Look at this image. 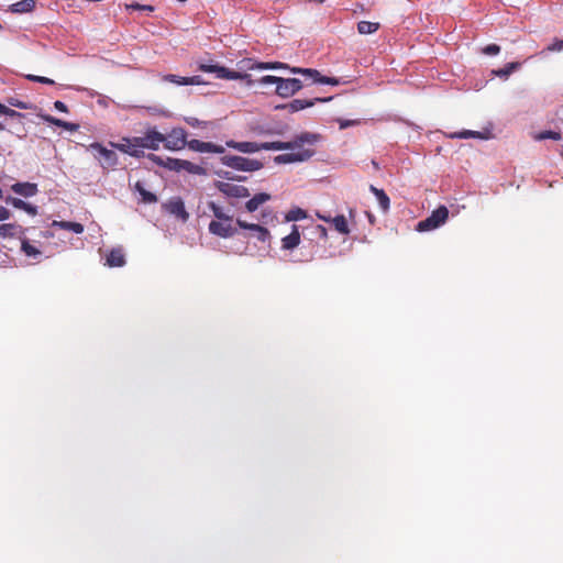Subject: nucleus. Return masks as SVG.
<instances>
[{"label":"nucleus","mask_w":563,"mask_h":563,"mask_svg":"<svg viewBox=\"0 0 563 563\" xmlns=\"http://www.w3.org/2000/svg\"><path fill=\"white\" fill-rule=\"evenodd\" d=\"M321 140V135L313 132H301L297 134L292 141L282 142H236L228 141L227 146L236 150L242 153H256L262 150L265 151H285L295 150V147H301L303 144L316 145Z\"/></svg>","instance_id":"1"},{"label":"nucleus","mask_w":563,"mask_h":563,"mask_svg":"<svg viewBox=\"0 0 563 563\" xmlns=\"http://www.w3.org/2000/svg\"><path fill=\"white\" fill-rule=\"evenodd\" d=\"M247 69L250 70H264V69H289L292 74H300L303 76L305 81L318 82L324 85L336 86L340 84L339 79L334 77L322 76L317 69L290 67L288 64L280 62H253L247 60Z\"/></svg>","instance_id":"2"},{"label":"nucleus","mask_w":563,"mask_h":563,"mask_svg":"<svg viewBox=\"0 0 563 563\" xmlns=\"http://www.w3.org/2000/svg\"><path fill=\"white\" fill-rule=\"evenodd\" d=\"M221 163L242 172H256L263 168V163L260 161L238 155H224L221 157Z\"/></svg>","instance_id":"3"},{"label":"nucleus","mask_w":563,"mask_h":563,"mask_svg":"<svg viewBox=\"0 0 563 563\" xmlns=\"http://www.w3.org/2000/svg\"><path fill=\"white\" fill-rule=\"evenodd\" d=\"M448 218V208L445 206H440L435 210H433L428 218L419 221L416 229L419 232H426L438 229L439 227L445 223Z\"/></svg>","instance_id":"4"},{"label":"nucleus","mask_w":563,"mask_h":563,"mask_svg":"<svg viewBox=\"0 0 563 563\" xmlns=\"http://www.w3.org/2000/svg\"><path fill=\"white\" fill-rule=\"evenodd\" d=\"M312 145L303 144L301 147H297V152L285 153L274 157L276 164H291L301 163L309 161L314 154L316 150Z\"/></svg>","instance_id":"5"},{"label":"nucleus","mask_w":563,"mask_h":563,"mask_svg":"<svg viewBox=\"0 0 563 563\" xmlns=\"http://www.w3.org/2000/svg\"><path fill=\"white\" fill-rule=\"evenodd\" d=\"M89 148L95 152V157L99 161L103 169H114L117 167L119 158L114 151L108 150L98 142L91 143Z\"/></svg>","instance_id":"6"},{"label":"nucleus","mask_w":563,"mask_h":563,"mask_svg":"<svg viewBox=\"0 0 563 563\" xmlns=\"http://www.w3.org/2000/svg\"><path fill=\"white\" fill-rule=\"evenodd\" d=\"M163 146L168 151H180L187 145V132L183 128H173L167 134H163Z\"/></svg>","instance_id":"7"},{"label":"nucleus","mask_w":563,"mask_h":563,"mask_svg":"<svg viewBox=\"0 0 563 563\" xmlns=\"http://www.w3.org/2000/svg\"><path fill=\"white\" fill-rule=\"evenodd\" d=\"M163 133L157 131L155 126L147 128L143 136H134V142L144 148L157 151L163 142Z\"/></svg>","instance_id":"8"},{"label":"nucleus","mask_w":563,"mask_h":563,"mask_svg":"<svg viewBox=\"0 0 563 563\" xmlns=\"http://www.w3.org/2000/svg\"><path fill=\"white\" fill-rule=\"evenodd\" d=\"M303 81L298 78H283L280 77L275 89L277 96L282 98H290L296 95L303 87Z\"/></svg>","instance_id":"9"},{"label":"nucleus","mask_w":563,"mask_h":563,"mask_svg":"<svg viewBox=\"0 0 563 563\" xmlns=\"http://www.w3.org/2000/svg\"><path fill=\"white\" fill-rule=\"evenodd\" d=\"M214 186L221 194L229 198H247L250 196L249 189L242 185L217 181Z\"/></svg>","instance_id":"10"},{"label":"nucleus","mask_w":563,"mask_h":563,"mask_svg":"<svg viewBox=\"0 0 563 563\" xmlns=\"http://www.w3.org/2000/svg\"><path fill=\"white\" fill-rule=\"evenodd\" d=\"M208 229L211 234L223 239L232 238L238 232L236 229L232 225V220H212L209 223Z\"/></svg>","instance_id":"11"},{"label":"nucleus","mask_w":563,"mask_h":563,"mask_svg":"<svg viewBox=\"0 0 563 563\" xmlns=\"http://www.w3.org/2000/svg\"><path fill=\"white\" fill-rule=\"evenodd\" d=\"M332 97L329 98H314V99H294L289 103L277 106V109L287 110L290 113L298 112L306 108L314 106L317 102H327L331 100Z\"/></svg>","instance_id":"12"},{"label":"nucleus","mask_w":563,"mask_h":563,"mask_svg":"<svg viewBox=\"0 0 563 563\" xmlns=\"http://www.w3.org/2000/svg\"><path fill=\"white\" fill-rule=\"evenodd\" d=\"M110 144L112 147L130 156L136 158L144 156V152L141 150L140 145L134 142V137H123L121 143L111 142Z\"/></svg>","instance_id":"13"},{"label":"nucleus","mask_w":563,"mask_h":563,"mask_svg":"<svg viewBox=\"0 0 563 563\" xmlns=\"http://www.w3.org/2000/svg\"><path fill=\"white\" fill-rule=\"evenodd\" d=\"M189 150L199 153H216L222 154L225 152V148L222 145L214 144L212 142H203L200 140H190L187 141V145Z\"/></svg>","instance_id":"14"},{"label":"nucleus","mask_w":563,"mask_h":563,"mask_svg":"<svg viewBox=\"0 0 563 563\" xmlns=\"http://www.w3.org/2000/svg\"><path fill=\"white\" fill-rule=\"evenodd\" d=\"M165 210L186 222L189 218V213L185 209V203L180 198H173L164 205Z\"/></svg>","instance_id":"15"},{"label":"nucleus","mask_w":563,"mask_h":563,"mask_svg":"<svg viewBox=\"0 0 563 563\" xmlns=\"http://www.w3.org/2000/svg\"><path fill=\"white\" fill-rule=\"evenodd\" d=\"M163 80L173 82L179 86H195L202 85L205 81L200 76L183 77L174 74H168L163 77Z\"/></svg>","instance_id":"16"},{"label":"nucleus","mask_w":563,"mask_h":563,"mask_svg":"<svg viewBox=\"0 0 563 563\" xmlns=\"http://www.w3.org/2000/svg\"><path fill=\"white\" fill-rule=\"evenodd\" d=\"M236 224L241 229L255 232V236L257 238L258 241L266 242L271 238L269 231L260 224L249 223L241 219L236 220Z\"/></svg>","instance_id":"17"},{"label":"nucleus","mask_w":563,"mask_h":563,"mask_svg":"<svg viewBox=\"0 0 563 563\" xmlns=\"http://www.w3.org/2000/svg\"><path fill=\"white\" fill-rule=\"evenodd\" d=\"M147 158L157 166L164 167L168 170L179 172V158L166 157L163 158L156 154H148Z\"/></svg>","instance_id":"18"},{"label":"nucleus","mask_w":563,"mask_h":563,"mask_svg":"<svg viewBox=\"0 0 563 563\" xmlns=\"http://www.w3.org/2000/svg\"><path fill=\"white\" fill-rule=\"evenodd\" d=\"M272 196L266 192L255 194L250 200L245 203V209L247 212H255L262 205L269 201Z\"/></svg>","instance_id":"19"},{"label":"nucleus","mask_w":563,"mask_h":563,"mask_svg":"<svg viewBox=\"0 0 563 563\" xmlns=\"http://www.w3.org/2000/svg\"><path fill=\"white\" fill-rule=\"evenodd\" d=\"M0 235L4 238L18 236L22 239L25 235V229L16 223H4L0 225Z\"/></svg>","instance_id":"20"},{"label":"nucleus","mask_w":563,"mask_h":563,"mask_svg":"<svg viewBox=\"0 0 563 563\" xmlns=\"http://www.w3.org/2000/svg\"><path fill=\"white\" fill-rule=\"evenodd\" d=\"M106 264L109 267H122L125 264V255L121 247L112 249L108 255Z\"/></svg>","instance_id":"21"},{"label":"nucleus","mask_w":563,"mask_h":563,"mask_svg":"<svg viewBox=\"0 0 563 563\" xmlns=\"http://www.w3.org/2000/svg\"><path fill=\"white\" fill-rule=\"evenodd\" d=\"M5 202L8 205L13 206L16 209L25 211L30 216H36L37 214V207H35V206H33L31 203H27V202H25L24 200H22L20 198H14V197L9 196V197L5 198Z\"/></svg>","instance_id":"22"},{"label":"nucleus","mask_w":563,"mask_h":563,"mask_svg":"<svg viewBox=\"0 0 563 563\" xmlns=\"http://www.w3.org/2000/svg\"><path fill=\"white\" fill-rule=\"evenodd\" d=\"M11 189L15 194L23 196V197H32V196L36 195V192H37L36 184H32V183H16V184L12 185Z\"/></svg>","instance_id":"23"},{"label":"nucleus","mask_w":563,"mask_h":563,"mask_svg":"<svg viewBox=\"0 0 563 563\" xmlns=\"http://www.w3.org/2000/svg\"><path fill=\"white\" fill-rule=\"evenodd\" d=\"M282 243H283V249H285V250H294L295 247H297L299 245L300 232H299L297 225H292L291 232L287 236L283 238Z\"/></svg>","instance_id":"24"},{"label":"nucleus","mask_w":563,"mask_h":563,"mask_svg":"<svg viewBox=\"0 0 563 563\" xmlns=\"http://www.w3.org/2000/svg\"><path fill=\"white\" fill-rule=\"evenodd\" d=\"M35 8V0H21L10 5L12 13H29Z\"/></svg>","instance_id":"25"},{"label":"nucleus","mask_w":563,"mask_h":563,"mask_svg":"<svg viewBox=\"0 0 563 563\" xmlns=\"http://www.w3.org/2000/svg\"><path fill=\"white\" fill-rule=\"evenodd\" d=\"M180 170H185L188 174L199 175V176L206 175V173H207L206 169L202 166L197 165V164L191 163V162L186 161V159H180L179 172Z\"/></svg>","instance_id":"26"},{"label":"nucleus","mask_w":563,"mask_h":563,"mask_svg":"<svg viewBox=\"0 0 563 563\" xmlns=\"http://www.w3.org/2000/svg\"><path fill=\"white\" fill-rule=\"evenodd\" d=\"M369 190L377 198L379 207L382 208V210L384 212L388 211L389 207H390V200H389V197L386 195V192L383 189H378V188H376L373 185L369 186Z\"/></svg>","instance_id":"27"},{"label":"nucleus","mask_w":563,"mask_h":563,"mask_svg":"<svg viewBox=\"0 0 563 563\" xmlns=\"http://www.w3.org/2000/svg\"><path fill=\"white\" fill-rule=\"evenodd\" d=\"M220 78L245 80L249 86H251L253 84V79L251 78V75H249L246 73L233 71L225 67H224V71H221Z\"/></svg>","instance_id":"28"},{"label":"nucleus","mask_w":563,"mask_h":563,"mask_svg":"<svg viewBox=\"0 0 563 563\" xmlns=\"http://www.w3.org/2000/svg\"><path fill=\"white\" fill-rule=\"evenodd\" d=\"M53 227H57L63 230L73 231L76 234H81L84 232V225L79 222H71V221H53Z\"/></svg>","instance_id":"29"},{"label":"nucleus","mask_w":563,"mask_h":563,"mask_svg":"<svg viewBox=\"0 0 563 563\" xmlns=\"http://www.w3.org/2000/svg\"><path fill=\"white\" fill-rule=\"evenodd\" d=\"M134 190L140 194V196L142 197V201L144 203H155V202H157L156 195H154L153 192L146 190L141 181H136L134 184Z\"/></svg>","instance_id":"30"},{"label":"nucleus","mask_w":563,"mask_h":563,"mask_svg":"<svg viewBox=\"0 0 563 563\" xmlns=\"http://www.w3.org/2000/svg\"><path fill=\"white\" fill-rule=\"evenodd\" d=\"M3 114L9 117V118L18 120L19 126L16 128V133H18L19 136H23L25 130H24L22 120L25 118V114H23L21 112H18V111H15V110H13L11 108H8V107L4 110Z\"/></svg>","instance_id":"31"},{"label":"nucleus","mask_w":563,"mask_h":563,"mask_svg":"<svg viewBox=\"0 0 563 563\" xmlns=\"http://www.w3.org/2000/svg\"><path fill=\"white\" fill-rule=\"evenodd\" d=\"M330 223L333 224L334 229L341 234H349L350 228L347 220L343 214H339L331 219Z\"/></svg>","instance_id":"32"},{"label":"nucleus","mask_w":563,"mask_h":563,"mask_svg":"<svg viewBox=\"0 0 563 563\" xmlns=\"http://www.w3.org/2000/svg\"><path fill=\"white\" fill-rule=\"evenodd\" d=\"M379 29V23L371 21H361L357 23V31L360 34H373Z\"/></svg>","instance_id":"33"},{"label":"nucleus","mask_w":563,"mask_h":563,"mask_svg":"<svg viewBox=\"0 0 563 563\" xmlns=\"http://www.w3.org/2000/svg\"><path fill=\"white\" fill-rule=\"evenodd\" d=\"M451 139H486V135L478 131L463 130L449 135Z\"/></svg>","instance_id":"34"},{"label":"nucleus","mask_w":563,"mask_h":563,"mask_svg":"<svg viewBox=\"0 0 563 563\" xmlns=\"http://www.w3.org/2000/svg\"><path fill=\"white\" fill-rule=\"evenodd\" d=\"M45 120L47 122H49L51 124H54L56 126L63 128V129L68 130V131H76L77 128H78V125L75 124V123H70V122L57 119V118L52 117V115L45 117Z\"/></svg>","instance_id":"35"},{"label":"nucleus","mask_w":563,"mask_h":563,"mask_svg":"<svg viewBox=\"0 0 563 563\" xmlns=\"http://www.w3.org/2000/svg\"><path fill=\"white\" fill-rule=\"evenodd\" d=\"M21 240V250L24 252V254L29 257H36L41 254V251L33 246L25 236H22Z\"/></svg>","instance_id":"36"},{"label":"nucleus","mask_w":563,"mask_h":563,"mask_svg":"<svg viewBox=\"0 0 563 563\" xmlns=\"http://www.w3.org/2000/svg\"><path fill=\"white\" fill-rule=\"evenodd\" d=\"M521 64L519 62L508 63L504 68L494 70V74L498 77H508L512 71L517 70Z\"/></svg>","instance_id":"37"},{"label":"nucleus","mask_w":563,"mask_h":563,"mask_svg":"<svg viewBox=\"0 0 563 563\" xmlns=\"http://www.w3.org/2000/svg\"><path fill=\"white\" fill-rule=\"evenodd\" d=\"M533 139L536 141H543V140H547V139H551V140H554V141H560L562 139V135H561L560 132H555V131H542V132H539V133L534 134Z\"/></svg>","instance_id":"38"},{"label":"nucleus","mask_w":563,"mask_h":563,"mask_svg":"<svg viewBox=\"0 0 563 563\" xmlns=\"http://www.w3.org/2000/svg\"><path fill=\"white\" fill-rule=\"evenodd\" d=\"M209 209L212 211L213 216L217 218L216 221H221V220H224V221H229V220H232V217L231 216H228L227 213H224L223 209L221 207H219L218 205H216L214 202H210L209 203Z\"/></svg>","instance_id":"39"},{"label":"nucleus","mask_w":563,"mask_h":563,"mask_svg":"<svg viewBox=\"0 0 563 563\" xmlns=\"http://www.w3.org/2000/svg\"><path fill=\"white\" fill-rule=\"evenodd\" d=\"M209 209L212 211L213 216L217 218L216 221H221V220H224V221H229V220H232V217L231 216H228L227 213H224L223 209L221 207H219L218 205H216L214 202H210L209 203Z\"/></svg>","instance_id":"40"},{"label":"nucleus","mask_w":563,"mask_h":563,"mask_svg":"<svg viewBox=\"0 0 563 563\" xmlns=\"http://www.w3.org/2000/svg\"><path fill=\"white\" fill-rule=\"evenodd\" d=\"M198 69L203 71V73H214L217 74V77L220 78V74L221 71H224V67L223 66H219V65H207V64H200L198 66Z\"/></svg>","instance_id":"41"},{"label":"nucleus","mask_w":563,"mask_h":563,"mask_svg":"<svg viewBox=\"0 0 563 563\" xmlns=\"http://www.w3.org/2000/svg\"><path fill=\"white\" fill-rule=\"evenodd\" d=\"M306 217H307L306 211L298 208L296 210L289 211L288 214L286 216V219L288 221H297V220L305 219Z\"/></svg>","instance_id":"42"},{"label":"nucleus","mask_w":563,"mask_h":563,"mask_svg":"<svg viewBox=\"0 0 563 563\" xmlns=\"http://www.w3.org/2000/svg\"><path fill=\"white\" fill-rule=\"evenodd\" d=\"M125 9L126 10H141V11H146V12H153L154 11V7L153 5L140 4L137 2L126 3L125 4Z\"/></svg>","instance_id":"43"},{"label":"nucleus","mask_w":563,"mask_h":563,"mask_svg":"<svg viewBox=\"0 0 563 563\" xmlns=\"http://www.w3.org/2000/svg\"><path fill=\"white\" fill-rule=\"evenodd\" d=\"M26 78L31 81L41 82L45 85H54V80L43 76L27 75Z\"/></svg>","instance_id":"44"},{"label":"nucleus","mask_w":563,"mask_h":563,"mask_svg":"<svg viewBox=\"0 0 563 563\" xmlns=\"http://www.w3.org/2000/svg\"><path fill=\"white\" fill-rule=\"evenodd\" d=\"M280 77H277V76H272V75H266V76H263L258 79V82L261 85H271V84H274L277 86L278 84V80H279Z\"/></svg>","instance_id":"45"},{"label":"nucleus","mask_w":563,"mask_h":563,"mask_svg":"<svg viewBox=\"0 0 563 563\" xmlns=\"http://www.w3.org/2000/svg\"><path fill=\"white\" fill-rule=\"evenodd\" d=\"M482 52L486 55H497L500 52V46L497 44H489L485 46Z\"/></svg>","instance_id":"46"},{"label":"nucleus","mask_w":563,"mask_h":563,"mask_svg":"<svg viewBox=\"0 0 563 563\" xmlns=\"http://www.w3.org/2000/svg\"><path fill=\"white\" fill-rule=\"evenodd\" d=\"M549 52L562 51L563 49V40H555L551 45L547 48Z\"/></svg>","instance_id":"47"},{"label":"nucleus","mask_w":563,"mask_h":563,"mask_svg":"<svg viewBox=\"0 0 563 563\" xmlns=\"http://www.w3.org/2000/svg\"><path fill=\"white\" fill-rule=\"evenodd\" d=\"M338 122H339L340 129H346L349 126L358 124L357 120H339Z\"/></svg>","instance_id":"48"},{"label":"nucleus","mask_w":563,"mask_h":563,"mask_svg":"<svg viewBox=\"0 0 563 563\" xmlns=\"http://www.w3.org/2000/svg\"><path fill=\"white\" fill-rule=\"evenodd\" d=\"M11 212L5 207L0 206V221L10 219Z\"/></svg>","instance_id":"49"},{"label":"nucleus","mask_w":563,"mask_h":563,"mask_svg":"<svg viewBox=\"0 0 563 563\" xmlns=\"http://www.w3.org/2000/svg\"><path fill=\"white\" fill-rule=\"evenodd\" d=\"M9 103L13 107H16L19 109H27V106L23 101H19L16 99H10Z\"/></svg>","instance_id":"50"},{"label":"nucleus","mask_w":563,"mask_h":563,"mask_svg":"<svg viewBox=\"0 0 563 563\" xmlns=\"http://www.w3.org/2000/svg\"><path fill=\"white\" fill-rule=\"evenodd\" d=\"M54 107L56 110H58L60 112H68V108L63 101H59V100L55 101Z\"/></svg>","instance_id":"51"},{"label":"nucleus","mask_w":563,"mask_h":563,"mask_svg":"<svg viewBox=\"0 0 563 563\" xmlns=\"http://www.w3.org/2000/svg\"><path fill=\"white\" fill-rule=\"evenodd\" d=\"M316 230L318 231V234H319L320 238H322V239H327L328 238L327 229L323 225L318 224L316 227Z\"/></svg>","instance_id":"52"},{"label":"nucleus","mask_w":563,"mask_h":563,"mask_svg":"<svg viewBox=\"0 0 563 563\" xmlns=\"http://www.w3.org/2000/svg\"><path fill=\"white\" fill-rule=\"evenodd\" d=\"M317 217H318L320 220L324 221V222H330V221H331V219H332V217L327 216V214H322V213H320V212H317Z\"/></svg>","instance_id":"53"},{"label":"nucleus","mask_w":563,"mask_h":563,"mask_svg":"<svg viewBox=\"0 0 563 563\" xmlns=\"http://www.w3.org/2000/svg\"><path fill=\"white\" fill-rule=\"evenodd\" d=\"M229 174H230V173H225V178H227V179H231V180H232V179H236V180H240V181H241V180H245V179H246V177H241V176H239V177H236V178H234V177H230V176H229Z\"/></svg>","instance_id":"54"},{"label":"nucleus","mask_w":563,"mask_h":563,"mask_svg":"<svg viewBox=\"0 0 563 563\" xmlns=\"http://www.w3.org/2000/svg\"><path fill=\"white\" fill-rule=\"evenodd\" d=\"M7 109V106L2 104L0 102V113L3 114L4 110Z\"/></svg>","instance_id":"55"},{"label":"nucleus","mask_w":563,"mask_h":563,"mask_svg":"<svg viewBox=\"0 0 563 563\" xmlns=\"http://www.w3.org/2000/svg\"><path fill=\"white\" fill-rule=\"evenodd\" d=\"M188 123H189L190 125H192V126H196V125H197V123H198V120H197V119H195L194 121H188Z\"/></svg>","instance_id":"56"},{"label":"nucleus","mask_w":563,"mask_h":563,"mask_svg":"<svg viewBox=\"0 0 563 563\" xmlns=\"http://www.w3.org/2000/svg\"><path fill=\"white\" fill-rule=\"evenodd\" d=\"M372 164H373V166H374V168H375V169H379V165H378V163H377V162L373 161V162H372Z\"/></svg>","instance_id":"57"},{"label":"nucleus","mask_w":563,"mask_h":563,"mask_svg":"<svg viewBox=\"0 0 563 563\" xmlns=\"http://www.w3.org/2000/svg\"><path fill=\"white\" fill-rule=\"evenodd\" d=\"M559 113H560V115H561V120L563 121V106L560 108Z\"/></svg>","instance_id":"58"},{"label":"nucleus","mask_w":563,"mask_h":563,"mask_svg":"<svg viewBox=\"0 0 563 563\" xmlns=\"http://www.w3.org/2000/svg\"><path fill=\"white\" fill-rule=\"evenodd\" d=\"M4 130V125L0 122V131Z\"/></svg>","instance_id":"59"},{"label":"nucleus","mask_w":563,"mask_h":563,"mask_svg":"<svg viewBox=\"0 0 563 563\" xmlns=\"http://www.w3.org/2000/svg\"><path fill=\"white\" fill-rule=\"evenodd\" d=\"M2 198H3V191H2V189L0 188V199H2Z\"/></svg>","instance_id":"60"}]
</instances>
